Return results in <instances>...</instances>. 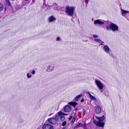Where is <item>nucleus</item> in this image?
<instances>
[{
    "instance_id": "1",
    "label": "nucleus",
    "mask_w": 129,
    "mask_h": 129,
    "mask_svg": "<svg viewBox=\"0 0 129 129\" xmlns=\"http://www.w3.org/2000/svg\"><path fill=\"white\" fill-rule=\"evenodd\" d=\"M96 118L99 120L98 121H93L94 123L97 126L99 127H103L104 126L105 123L104 122H102L104 119L105 117L104 116H103L101 117H96Z\"/></svg>"
},
{
    "instance_id": "2",
    "label": "nucleus",
    "mask_w": 129,
    "mask_h": 129,
    "mask_svg": "<svg viewBox=\"0 0 129 129\" xmlns=\"http://www.w3.org/2000/svg\"><path fill=\"white\" fill-rule=\"evenodd\" d=\"M75 8L73 7L67 6L65 12L67 14L70 16H73Z\"/></svg>"
},
{
    "instance_id": "3",
    "label": "nucleus",
    "mask_w": 129,
    "mask_h": 129,
    "mask_svg": "<svg viewBox=\"0 0 129 129\" xmlns=\"http://www.w3.org/2000/svg\"><path fill=\"white\" fill-rule=\"evenodd\" d=\"M55 118L56 122L62 121L65 119V117L63 115L62 112L61 111L58 113L57 115L55 116Z\"/></svg>"
},
{
    "instance_id": "4",
    "label": "nucleus",
    "mask_w": 129,
    "mask_h": 129,
    "mask_svg": "<svg viewBox=\"0 0 129 129\" xmlns=\"http://www.w3.org/2000/svg\"><path fill=\"white\" fill-rule=\"evenodd\" d=\"M95 83L97 87L98 88L100 91L102 92V90L104 87V84L101 83V81L95 79Z\"/></svg>"
},
{
    "instance_id": "5",
    "label": "nucleus",
    "mask_w": 129,
    "mask_h": 129,
    "mask_svg": "<svg viewBox=\"0 0 129 129\" xmlns=\"http://www.w3.org/2000/svg\"><path fill=\"white\" fill-rule=\"evenodd\" d=\"M107 22L106 21L102 20L97 19L94 21V24L95 25L98 24L101 25L104 24L105 23Z\"/></svg>"
},
{
    "instance_id": "6",
    "label": "nucleus",
    "mask_w": 129,
    "mask_h": 129,
    "mask_svg": "<svg viewBox=\"0 0 129 129\" xmlns=\"http://www.w3.org/2000/svg\"><path fill=\"white\" fill-rule=\"evenodd\" d=\"M109 26L111 29L113 31H115L118 30V26L116 25L112 22L110 24Z\"/></svg>"
},
{
    "instance_id": "7",
    "label": "nucleus",
    "mask_w": 129,
    "mask_h": 129,
    "mask_svg": "<svg viewBox=\"0 0 129 129\" xmlns=\"http://www.w3.org/2000/svg\"><path fill=\"white\" fill-rule=\"evenodd\" d=\"M43 129H53V126L50 124H45L43 125Z\"/></svg>"
},
{
    "instance_id": "8",
    "label": "nucleus",
    "mask_w": 129,
    "mask_h": 129,
    "mask_svg": "<svg viewBox=\"0 0 129 129\" xmlns=\"http://www.w3.org/2000/svg\"><path fill=\"white\" fill-rule=\"evenodd\" d=\"M48 122L52 124H55L56 123V122L55 118L52 117L48 119Z\"/></svg>"
},
{
    "instance_id": "9",
    "label": "nucleus",
    "mask_w": 129,
    "mask_h": 129,
    "mask_svg": "<svg viewBox=\"0 0 129 129\" xmlns=\"http://www.w3.org/2000/svg\"><path fill=\"white\" fill-rule=\"evenodd\" d=\"M95 113L97 114H100L101 111V107L99 105H97L95 107Z\"/></svg>"
},
{
    "instance_id": "10",
    "label": "nucleus",
    "mask_w": 129,
    "mask_h": 129,
    "mask_svg": "<svg viewBox=\"0 0 129 129\" xmlns=\"http://www.w3.org/2000/svg\"><path fill=\"white\" fill-rule=\"evenodd\" d=\"M63 110L64 112H68L71 110V107L70 105H68L64 107Z\"/></svg>"
},
{
    "instance_id": "11",
    "label": "nucleus",
    "mask_w": 129,
    "mask_h": 129,
    "mask_svg": "<svg viewBox=\"0 0 129 129\" xmlns=\"http://www.w3.org/2000/svg\"><path fill=\"white\" fill-rule=\"evenodd\" d=\"M54 66L51 65H49L48 66L46 70V71L47 72H51L54 70Z\"/></svg>"
},
{
    "instance_id": "12",
    "label": "nucleus",
    "mask_w": 129,
    "mask_h": 129,
    "mask_svg": "<svg viewBox=\"0 0 129 129\" xmlns=\"http://www.w3.org/2000/svg\"><path fill=\"white\" fill-rule=\"evenodd\" d=\"M56 19V18L53 16H52L49 17L48 18V21L49 22H52Z\"/></svg>"
},
{
    "instance_id": "13",
    "label": "nucleus",
    "mask_w": 129,
    "mask_h": 129,
    "mask_svg": "<svg viewBox=\"0 0 129 129\" xmlns=\"http://www.w3.org/2000/svg\"><path fill=\"white\" fill-rule=\"evenodd\" d=\"M103 49L105 52L107 53H109L110 50L109 47L107 45L104 46L103 47Z\"/></svg>"
},
{
    "instance_id": "14",
    "label": "nucleus",
    "mask_w": 129,
    "mask_h": 129,
    "mask_svg": "<svg viewBox=\"0 0 129 129\" xmlns=\"http://www.w3.org/2000/svg\"><path fill=\"white\" fill-rule=\"evenodd\" d=\"M68 104H69L70 105L75 107L77 105V103L76 102H71L69 103Z\"/></svg>"
},
{
    "instance_id": "15",
    "label": "nucleus",
    "mask_w": 129,
    "mask_h": 129,
    "mask_svg": "<svg viewBox=\"0 0 129 129\" xmlns=\"http://www.w3.org/2000/svg\"><path fill=\"white\" fill-rule=\"evenodd\" d=\"M129 13V12L128 11L123 10H121V13L122 15L123 16H124L127 13Z\"/></svg>"
},
{
    "instance_id": "16",
    "label": "nucleus",
    "mask_w": 129,
    "mask_h": 129,
    "mask_svg": "<svg viewBox=\"0 0 129 129\" xmlns=\"http://www.w3.org/2000/svg\"><path fill=\"white\" fill-rule=\"evenodd\" d=\"M87 93L89 95V98L91 100H95L96 98L94 96H92L89 92H88Z\"/></svg>"
},
{
    "instance_id": "17",
    "label": "nucleus",
    "mask_w": 129,
    "mask_h": 129,
    "mask_svg": "<svg viewBox=\"0 0 129 129\" xmlns=\"http://www.w3.org/2000/svg\"><path fill=\"white\" fill-rule=\"evenodd\" d=\"M76 118V115L75 114L74 115V117L73 119H72V120L71 122V123L72 124H73L74 123V122L75 121Z\"/></svg>"
},
{
    "instance_id": "18",
    "label": "nucleus",
    "mask_w": 129,
    "mask_h": 129,
    "mask_svg": "<svg viewBox=\"0 0 129 129\" xmlns=\"http://www.w3.org/2000/svg\"><path fill=\"white\" fill-rule=\"evenodd\" d=\"M82 95V94H80L77 96L75 98V100L76 101H78L79 99L81 98Z\"/></svg>"
},
{
    "instance_id": "19",
    "label": "nucleus",
    "mask_w": 129,
    "mask_h": 129,
    "mask_svg": "<svg viewBox=\"0 0 129 129\" xmlns=\"http://www.w3.org/2000/svg\"><path fill=\"white\" fill-rule=\"evenodd\" d=\"M94 102L96 105H98V103H100V101L99 99H97L96 98L95 100H94Z\"/></svg>"
},
{
    "instance_id": "20",
    "label": "nucleus",
    "mask_w": 129,
    "mask_h": 129,
    "mask_svg": "<svg viewBox=\"0 0 129 129\" xmlns=\"http://www.w3.org/2000/svg\"><path fill=\"white\" fill-rule=\"evenodd\" d=\"M4 7L3 5L0 3V11H2L4 9Z\"/></svg>"
},
{
    "instance_id": "21",
    "label": "nucleus",
    "mask_w": 129,
    "mask_h": 129,
    "mask_svg": "<svg viewBox=\"0 0 129 129\" xmlns=\"http://www.w3.org/2000/svg\"><path fill=\"white\" fill-rule=\"evenodd\" d=\"M6 5L7 6H10V1L9 0H6Z\"/></svg>"
},
{
    "instance_id": "22",
    "label": "nucleus",
    "mask_w": 129,
    "mask_h": 129,
    "mask_svg": "<svg viewBox=\"0 0 129 129\" xmlns=\"http://www.w3.org/2000/svg\"><path fill=\"white\" fill-rule=\"evenodd\" d=\"M94 41L95 42H98L99 43H101V41L100 39L96 38H95L94 39Z\"/></svg>"
},
{
    "instance_id": "23",
    "label": "nucleus",
    "mask_w": 129,
    "mask_h": 129,
    "mask_svg": "<svg viewBox=\"0 0 129 129\" xmlns=\"http://www.w3.org/2000/svg\"><path fill=\"white\" fill-rule=\"evenodd\" d=\"M106 28L107 30H110L111 29L109 26L107 25L106 27Z\"/></svg>"
},
{
    "instance_id": "24",
    "label": "nucleus",
    "mask_w": 129,
    "mask_h": 129,
    "mask_svg": "<svg viewBox=\"0 0 129 129\" xmlns=\"http://www.w3.org/2000/svg\"><path fill=\"white\" fill-rule=\"evenodd\" d=\"M66 124V121H64L63 122L62 124V125L63 126H65Z\"/></svg>"
},
{
    "instance_id": "25",
    "label": "nucleus",
    "mask_w": 129,
    "mask_h": 129,
    "mask_svg": "<svg viewBox=\"0 0 129 129\" xmlns=\"http://www.w3.org/2000/svg\"><path fill=\"white\" fill-rule=\"evenodd\" d=\"M29 73H28L27 74V77L28 78H30L31 76V75H29Z\"/></svg>"
},
{
    "instance_id": "26",
    "label": "nucleus",
    "mask_w": 129,
    "mask_h": 129,
    "mask_svg": "<svg viewBox=\"0 0 129 129\" xmlns=\"http://www.w3.org/2000/svg\"><path fill=\"white\" fill-rule=\"evenodd\" d=\"M86 111L85 110H83L82 115L84 116L85 113Z\"/></svg>"
},
{
    "instance_id": "27",
    "label": "nucleus",
    "mask_w": 129,
    "mask_h": 129,
    "mask_svg": "<svg viewBox=\"0 0 129 129\" xmlns=\"http://www.w3.org/2000/svg\"><path fill=\"white\" fill-rule=\"evenodd\" d=\"M31 74H34L35 73V70H33L31 72Z\"/></svg>"
},
{
    "instance_id": "28",
    "label": "nucleus",
    "mask_w": 129,
    "mask_h": 129,
    "mask_svg": "<svg viewBox=\"0 0 129 129\" xmlns=\"http://www.w3.org/2000/svg\"><path fill=\"white\" fill-rule=\"evenodd\" d=\"M60 39V38L59 37H58L56 39V41H59Z\"/></svg>"
},
{
    "instance_id": "29",
    "label": "nucleus",
    "mask_w": 129,
    "mask_h": 129,
    "mask_svg": "<svg viewBox=\"0 0 129 129\" xmlns=\"http://www.w3.org/2000/svg\"><path fill=\"white\" fill-rule=\"evenodd\" d=\"M93 37H94V38L98 37V36L96 35H93Z\"/></svg>"
},
{
    "instance_id": "30",
    "label": "nucleus",
    "mask_w": 129,
    "mask_h": 129,
    "mask_svg": "<svg viewBox=\"0 0 129 129\" xmlns=\"http://www.w3.org/2000/svg\"><path fill=\"white\" fill-rule=\"evenodd\" d=\"M73 118V116H70V118H69V120H70L72 118Z\"/></svg>"
},
{
    "instance_id": "31",
    "label": "nucleus",
    "mask_w": 129,
    "mask_h": 129,
    "mask_svg": "<svg viewBox=\"0 0 129 129\" xmlns=\"http://www.w3.org/2000/svg\"><path fill=\"white\" fill-rule=\"evenodd\" d=\"M88 2V0H85V2L86 3V4H87Z\"/></svg>"
},
{
    "instance_id": "32",
    "label": "nucleus",
    "mask_w": 129,
    "mask_h": 129,
    "mask_svg": "<svg viewBox=\"0 0 129 129\" xmlns=\"http://www.w3.org/2000/svg\"><path fill=\"white\" fill-rule=\"evenodd\" d=\"M84 100L83 99H82L81 100V102H83L84 101Z\"/></svg>"
},
{
    "instance_id": "33",
    "label": "nucleus",
    "mask_w": 129,
    "mask_h": 129,
    "mask_svg": "<svg viewBox=\"0 0 129 129\" xmlns=\"http://www.w3.org/2000/svg\"><path fill=\"white\" fill-rule=\"evenodd\" d=\"M62 113H63V116H64V115H67V114H65V113H63L62 112Z\"/></svg>"
},
{
    "instance_id": "34",
    "label": "nucleus",
    "mask_w": 129,
    "mask_h": 129,
    "mask_svg": "<svg viewBox=\"0 0 129 129\" xmlns=\"http://www.w3.org/2000/svg\"><path fill=\"white\" fill-rule=\"evenodd\" d=\"M81 123H79V124H78V125H78V126H79V125H81Z\"/></svg>"
},
{
    "instance_id": "35",
    "label": "nucleus",
    "mask_w": 129,
    "mask_h": 129,
    "mask_svg": "<svg viewBox=\"0 0 129 129\" xmlns=\"http://www.w3.org/2000/svg\"><path fill=\"white\" fill-rule=\"evenodd\" d=\"M100 45H103V44H102V43H101L100 44Z\"/></svg>"
},
{
    "instance_id": "36",
    "label": "nucleus",
    "mask_w": 129,
    "mask_h": 129,
    "mask_svg": "<svg viewBox=\"0 0 129 129\" xmlns=\"http://www.w3.org/2000/svg\"><path fill=\"white\" fill-rule=\"evenodd\" d=\"M65 127H63L62 128V129H65Z\"/></svg>"
},
{
    "instance_id": "37",
    "label": "nucleus",
    "mask_w": 129,
    "mask_h": 129,
    "mask_svg": "<svg viewBox=\"0 0 129 129\" xmlns=\"http://www.w3.org/2000/svg\"><path fill=\"white\" fill-rule=\"evenodd\" d=\"M50 114V115H49V116L51 115V114Z\"/></svg>"
},
{
    "instance_id": "38",
    "label": "nucleus",
    "mask_w": 129,
    "mask_h": 129,
    "mask_svg": "<svg viewBox=\"0 0 129 129\" xmlns=\"http://www.w3.org/2000/svg\"><path fill=\"white\" fill-rule=\"evenodd\" d=\"M71 20H73V19H71Z\"/></svg>"
},
{
    "instance_id": "39",
    "label": "nucleus",
    "mask_w": 129,
    "mask_h": 129,
    "mask_svg": "<svg viewBox=\"0 0 129 129\" xmlns=\"http://www.w3.org/2000/svg\"><path fill=\"white\" fill-rule=\"evenodd\" d=\"M77 108L76 109V110H77Z\"/></svg>"
}]
</instances>
